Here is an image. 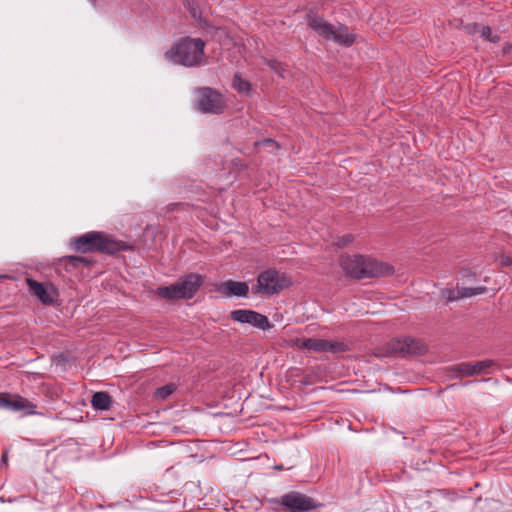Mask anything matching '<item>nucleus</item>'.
Wrapping results in <instances>:
<instances>
[{
	"mask_svg": "<svg viewBox=\"0 0 512 512\" xmlns=\"http://www.w3.org/2000/svg\"><path fill=\"white\" fill-rule=\"evenodd\" d=\"M205 42L200 38L185 37L176 43L165 56L168 60L186 67L205 64Z\"/></svg>",
	"mask_w": 512,
	"mask_h": 512,
	"instance_id": "f257e3e1",
	"label": "nucleus"
},
{
	"mask_svg": "<svg viewBox=\"0 0 512 512\" xmlns=\"http://www.w3.org/2000/svg\"><path fill=\"white\" fill-rule=\"evenodd\" d=\"M340 264L348 275L358 279L388 274L391 270L388 265L362 255H344Z\"/></svg>",
	"mask_w": 512,
	"mask_h": 512,
	"instance_id": "f03ea898",
	"label": "nucleus"
},
{
	"mask_svg": "<svg viewBox=\"0 0 512 512\" xmlns=\"http://www.w3.org/2000/svg\"><path fill=\"white\" fill-rule=\"evenodd\" d=\"M74 249L78 252H106L114 254L126 249L124 245L116 242L100 232H88L72 241Z\"/></svg>",
	"mask_w": 512,
	"mask_h": 512,
	"instance_id": "7ed1b4c3",
	"label": "nucleus"
},
{
	"mask_svg": "<svg viewBox=\"0 0 512 512\" xmlns=\"http://www.w3.org/2000/svg\"><path fill=\"white\" fill-rule=\"evenodd\" d=\"M307 22L308 26L324 39L333 40L345 46H350L355 41V35L350 33L347 26H334L329 24L322 17L311 14L307 16Z\"/></svg>",
	"mask_w": 512,
	"mask_h": 512,
	"instance_id": "20e7f679",
	"label": "nucleus"
},
{
	"mask_svg": "<svg viewBox=\"0 0 512 512\" xmlns=\"http://www.w3.org/2000/svg\"><path fill=\"white\" fill-rule=\"evenodd\" d=\"M202 284L200 275L191 273L170 286L159 287L156 293L168 300L190 299Z\"/></svg>",
	"mask_w": 512,
	"mask_h": 512,
	"instance_id": "39448f33",
	"label": "nucleus"
},
{
	"mask_svg": "<svg viewBox=\"0 0 512 512\" xmlns=\"http://www.w3.org/2000/svg\"><path fill=\"white\" fill-rule=\"evenodd\" d=\"M290 283V280L284 273L269 269L259 274L255 293L264 295L278 294L287 288Z\"/></svg>",
	"mask_w": 512,
	"mask_h": 512,
	"instance_id": "423d86ee",
	"label": "nucleus"
},
{
	"mask_svg": "<svg viewBox=\"0 0 512 512\" xmlns=\"http://www.w3.org/2000/svg\"><path fill=\"white\" fill-rule=\"evenodd\" d=\"M293 345L299 349H306L313 352L337 353L347 349V345L342 341L318 338H295Z\"/></svg>",
	"mask_w": 512,
	"mask_h": 512,
	"instance_id": "0eeeda50",
	"label": "nucleus"
},
{
	"mask_svg": "<svg viewBox=\"0 0 512 512\" xmlns=\"http://www.w3.org/2000/svg\"><path fill=\"white\" fill-rule=\"evenodd\" d=\"M279 504L290 512H308L320 506L312 497L296 491L282 495Z\"/></svg>",
	"mask_w": 512,
	"mask_h": 512,
	"instance_id": "6e6552de",
	"label": "nucleus"
},
{
	"mask_svg": "<svg viewBox=\"0 0 512 512\" xmlns=\"http://www.w3.org/2000/svg\"><path fill=\"white\" fill-rule=\"evenodd\" d=\"M198 109L204 113L219 114L225 108L223 96L211 88H201L197 96Z\"/></svg>",
	"mask_w": 512,
	"mask_h": 512,
	"instance_id": "1a4fd4ad",
	"label": "nucleus"
},
{
	"mask_svg": "<svg viewBox=\"0 0 512 512\" xmlns=\"http://www.w3.org/2000/svg\"><path fill=\"white\" fill-rule=\"evenodd\" d=\"M231 319L239 322V323H247L252 325L253 327L267 330L272 327L268 318L265 315H262L256 311L248 310V309H238L234 310L230 314Z\"/></svg>",
	"mask_w": 512,
	"mask_h": 512,
	"instance_id": "9d476101",
	"label": "nucleus"
},
{
	"mask_svg": "<svg viewBox=\"0 0 512 512\" xmlns=\"http://www.w3.org/2000/svg\"><path fill=\"white\" fill-rule=\"evenodd\" d=\"M389 351L393 354L399 355H417L424 351V346L421 342L406 337L403 339H394L389 343Z\"/></svg>",
	"mask_w": 512,
	"mask_h": 512,
	"instance_id": "9b49d317",
	"label": "nucleus"
},
{
	"mask_svg": "<svg viewBox=\"0 0 512 512\" xmlns=\"http://www.w3.org/2000/svg\"><path fill=\"white\" fill-rule=\"evenodd\" d=\"M27 285L30 293L36 296L43 304H52L57 297V291L51 284H43L33 279H27Z\"/></svg>",
	"mask_w": 512,
	"mask_h": 512,
	"instance_id": "f8f14e48",
	"label": "nucleus"
},
{
	"mask_svg": "<svg viewBox=\"0 0 512 512\" xmlns=\"http://www.w3.org/2000/svg\"><path fill=\"white\" fill-rule=\"evenodd\" d=\"M486 288L484 287H459L457 286L455 289L446 288L441 291V297L446 299L447 301H456L463 298H469L472 296L480 295L484 293Z\"/></svg>",
	"mask_w": 512,
	"mask_h": 512,
	"instance_id": "ddd939ff",
	"label": "nucleus"
},
{
	"mask_svg": "<svg viewBox=\"0 0 512 512\" xmlns=\"http://www.w3.org/2000/svg\"><path fill=\"white\" fill-rule=\"evenodd\" d=\"M492 366H494L492 360H483L475 363H461L456 370L462 376H474L485 372Z\"/></svg>",
	"mask_w": 512,
	"mask_h": 512,
	"instance_id": "4468645a",
	"label": "nucleus"
},
{
	"mask_svg": "<svg viewBox=\"0 0 512 512\" xmlns=\"http://www.w3.org/2000/svg\"><path fill=\"white\" fill-rule=\"evenodd\" d=\"M218 290L225 296L243 297L247 295L249 287L246 282L228 280L223 282Z\"/></svg>",
	"mask_w": 512,
	"mask_h": 512,
	"instance_id": "2eb2a0df",
	"label": "nucleus"
},
{
	"mask_svg": "<svg viewBox=\"0 0 512 512\" xmlns=\"http://www.w3.org/2000/svg\"><path fill=\"white\" fill-rule=\"evenodd\" d=\"M9 410L11 411H23L26 415L36 414V405L28 399L18 395H10Z\"/></svg>",
	"mask_w": 512,
	"mask_h": 512,
	"instance_id": "dca6fc26",
	"label": "nucleus"
},
{
	"mask_svg": "<svg viewBox=\"0 0 512 512\" xmlns=\"http://www.w3.org/2000/svg\"><path fill=\"white\" fill-rule=\"evenodd\" d=\"M468 32L471 34L474 33H480V36L491 42V43H497L500 41V36L497 33H493L491 28L489 26H480L476 23L469 25L467 27Z\"/></svg>",
	"mask_w": 512,
	"mask_h": 512,
	"instance_id": "f3484780",
	"label": "nucleus"
},
{
	"mask_svg": "<svg viewBox=\"0 0 512 512\" xmlns=\"http://www.w3.org/2000/svg\"><path fill=\"white\" fill-rule=\"evenodd\" d=\"M91 404L96 410H108L111 406V397L106 392H96L92 396Z\"/></svg>",
	"mask_w": 512,
	"mask_h": 512,
	"instance_id": "a211bd4d",
	"label": "nucleus"
},
{
	"mask_svg": "<svg viewBox=\"0 0 512 512\" xmlns=\"http://www.w3.org/2000/svg\"><path fill=\"white\" fill-rule=\"evenodd\" d=\"M232 85L238 92L243 94H248L251 88V84L247 80L241 78L240 75L234 76Z\"/></svg>",
	"mask_w": 512,
	"mask_h": 512,
	"instance_id": "6ab92c4d",
	"label": "nucleus"
},
{
	"mask_svg": "<svg viewBox=\"0 0 512 512\" xmlns=\"http://www.w3.org/2000/svg\"><path fill=\"white\" fill-rule=\"evenodd\" d=\"M175 389L176 386L174 384L164 385L155 391V398L158 400H165L175 391Z\"/></svg>",
	"mask_w": 512,
	"mask_h": 512,
	"instance_id": "aec40b11",
	"label": "nucleus"
},
{
	"mask_svg": "<svg viewBox=\"0 0 512 512\" xmlns=\"http://www.w3.org/2000/svg\"><path fill=\"white\" fill-rule=\"evenodd\" d=\"M269 67L277 73L280 77L285 78L286 77V68L285 66L277 61V60H269L268 62Z\"/></svg>",
	"mask_w": 512,
	"mask_h": 512,
	"instance_id": "412c9836",
	"label": "nucleus"
},
{
	"mask_svg": "<svg viewBox=\"0 0 512 512\" xmlns=\"http://www.w3.org/2000/svg\"><path fill=\"white\" fill-rule=\"evenodd\" d=\"M352 241L353 236L351 234H345L337 237V239L334 241V245H336L337 247H345L349 245Z\"/></svg>",
	"mask_w": 512,
	"mask_h": 512,
	"instance_id": "4be33fe9",
	"label": "nucleus"
},
{
	"mask_svg": "<svg viewBox=\"0 0 512 512\" xmlns=\"http://www.w3.org/2000/svg\"><path fill=\"white\" fill-rule=\"evenodd\" d=\"M66 260L69 264H71L73 266H77L79 263H85V264L88 263L84 257H80V256H68V257H66Z\"/></svg>",
	"mask_w": 512,
	"mask_h": 512,
	"instance_id": "5701e85b",
	"label": "nucleus"
},
{
	"mask_svg": "<svg viewBox=\"0 0 512 512\" xmlns=\"http://www.w3.org/2000/svg\"><path fill=\"white\" fill-rule=\"evenodd\" d=\"M10 395L0 393V409L9 410Z\"/></svg>",
	"mask_w": 512,
	"mask_h": 512,
	"instance_id": "b1692460",
	"label": "nucleus"
},
{
	"mask_svg": "<svg viewBox=\"0 0 512 512\" xmlns=\"http://www.w3.org/2000/svg\"><path fill=\"white\" fill-rule=\"evenodd\" d=\"M261 144L266 145V146H273L275 148H278L277 143H275V141L272 140V139H265Z\"/></svg>",
	"mask_w": 512,
	"mask_h": 512,
	"instance_id": "393cba45",
	"label": "nucleus"
},
{
	"mask_svg": "<svg viewBox=\"0 0 512 512\" xmlns=\"http://www.w3.org/2000/svg\"><path fill=\"white\" fill-rule=\"evenodd\" d=\"M501 264L503 266H508L511 264V259L509 257H502L501 258Z\"/></svg>",
	"mask_w": 512,
	"mask_h": 512,
	"instance_id": "a878e982",
	"label": "nucleus"
},
{
	"mask_svg": "<svg viewBox=\"0 0 512 512\" xmlns=\"http://www.w3.org/2000/svg\"><path fill=\"white\" fill-rule=\"evenodd\" d=\"M7 458H8L7 453H4V454L2 455V462H3V463H6V462H7Z\"/></svg>",
	"mask_w": 512,
	"mask_h": 512,
	"instance_id": "bb28decb",
	"label": "nucleus"
},
{
	"mask_svg": "<svg viewBox=\"0 0 512 512\" xmlns=\"http://www.w3.org/2000/svg\"><path fill=\"white\" fill-rule=\"evenodd\" d=\"M191 14L193 15V17H196V11L194 9L191 10Z\"/></svg>",
	"mask_w": 512,
	"mask_h": 512,
	"instance_id": "cd10ccee",
	"label": "nucleus"
}]
</instances>
